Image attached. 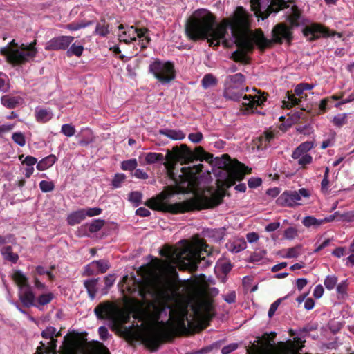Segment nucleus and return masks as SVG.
Listing matches in <instances>:
<instances>
[{"label": "nucleus", "mask_w": 354, "mask_h": 354, "mask_svg": "<svg viewBox=\"0 0 354 354\" xmlns=\"http://www.w3.org/2000/svg\"><path fill=\"white\" fill-rule=\"evenodd\" d=\"M134 274L123 277L122 282L126 291L135 297L133 300V317L141 322L140 325L125 326L130 316L114 303H100L94 313L100 319H108L111 330L120 333L131 345L140 342L151 352L155 351V259L149 264L142 266Z\"/></svg>", "instance_id": "f257e3e1"}, {"label": "nucleus", "mask_w": 354, "mask_h": 354, "mask_svg": "<svg viewBox=\"0 0 354 354\" xmlns=\"http://www.w3.org/2000/svg\"><path fill=\"white\" fill-rule=\"evenodd\" d=\"M176 247L165 245L159 252L164 261L156 257V351L162 336V323L159 321L160 303L174 301L179 291L176 268L191 272L203 270L213 262L209 246L202 242L198 244L181 241Z\"/></svg>", "instance_id": "f03ea898"}, {"label": "nucleus", "mask_w": 354, "mask_h": 354, "mask_svg": "<svg viewBox=\"0 0 354 354\" xmlns=\"http://www.w3.org/2000/svg\"><path fill=\"white\" fill-rule=\"evenodd\" d=\"M250 15L243 7H237L232 19H223L217 24L215 17L206 10H198L186 25V33L192 40L208 39L210 46H218L221 41L229 46L235 44L243 52L268 47L272 40L267 39L261 30L249 29Z\"/></svg>", "instance_id": "7ed1b4c3"}, {"label": "nucleus", "mask_w": 354, "mask_h": 354, "mask_svg": "<svg viewBox=\"0 0 354 354\" xmlns=\"http://www.w3.org/2000/svg\"><path fill=\"white\" fill-rule=\"evenodd\" d=\"M194 157V153L187 145L182 144L179 147H173L171 151H167L165 157L161 153H156V163L163 162L168 175L178 187L180 192L194 191L196 189L198 175L203 167L202 165L181 167V174H179L178 178L174 171L178 162H180L181 164L188 163Z\"/></svg>", "instance_id": "20e7f679"}, {"label": "nucleus", "mask_w": 354, "mask_h": 354, "mask_svg": "<svg viewBox=\"0 0 354 354\" xmlns=\"http://www.w3.org/2000/svg\"><path fill=\"white\" fill-rule=\"evenodd\" d=\"M245 82V76L239 73L226 77L224 82L223 97L233 101L243 100L242 104L251 111H254L256 105H261L267 100L264 93L257 91L256 88L253 91L254 94L243 95L245 91H248L249 88H243Z\"/></svg>", "instance_id": "39448f33"}, {"label": "nucleus", "mask_w": 354, "mask_h": 354, "mask_svg": "<svg viewBox=\"0 0 354 354\" xmlns=\"http://www.w3.org/2000/svg\"><path fill=\"white\" fill-rule=\"evenodd\" d=\"M56 328L53 326L47 327L41 332V337L49 339L46 344L40 342V346L37 348L34 354H80L84 347V340H82L77 335H66L64 337L62 351L59 353L57 350V339L55 338Z\"/></svg>", "instance_id": "423d86ee"}, {"label": "nucleus", "mask_w": 354, "mask_h": 354, "mask_svg": "<svg viewBox=\"0 0 354 354\" xmlns=\"http://www.w3.org/2000/svg\"><path fill=\"white\" fill-rule=\"evenodd\" d=\"M37 40L35 39L29 44H22L18 46L15 39H12L8 46L0 48V55L6 57V61L13 66H21L32 60L38 51L35 46Z\"/></svg>", "instance_id": "0eeeda50"}, {"label": "nucleus", "mask_w": 354, "mask_h": 354, "mask_svg": "<svg viewBox=\"0 0 354 354\" xmlns=\"http://www.w3.org/2000/svg\"><path fill=\"white\" fill-rule=\"evenodd\" d=\"M220 201L221 198L216 192L207 190V194H196L188 200L171 205L169 208L171 212L175 214L185 213L212 207L218 205Z\"/></svg>", "instance_id": "6e6552de"}, {"label": "nucleus", "mask_w": 354, "mask_h": 354, "mask_svg": "<svg viewBox=\"0 0 354 354\" xmlns=\"http://www.w3.org/2000/svg\"><path fill=\"white\" fill-rule=\"evenodd\" d=\"M252 10L263 19L272 13H277L286 6L284 0H250Z\"/></svg>", "instance_id": "1a4fd4ad"}, {"label": "nucleus", "mask_w": 354, "mask_h": 354, "mask_svg": "<svg viewBox=\"0 0 354 354\" xmlns=\"http://www.w3.org/2000/svg\"><path fill=\"white\" fill-rule=\"evenodd\" d=\"M310 196V192L305 188H301L298 191L288 190L283 192L280 196L278 198V203L286 207H293L295 205H299L298 201H300L302 197L308 198Z\"/></svg>", "instance_id": "9d476101"}, {"label": "nucleus", "mask_w": 354, "mask_h": 354, "mask_svg": "<svg viewBox=\"0 0 354 354\" xmlns=\"http://www.w3.org/2000/svg\"><path fill=\"white\" fill-rule=\"evenodd\" d=\"M156 79L163 85L169 84L176 77L174 64L156 59Z\"/></svg>", "instance_id": "9b49d317"}, {"label": "nucleus", "mask_w": 354, "mask_h": 354, "mask_svg": "<svg viewBox=\"0 0 354 354\" xmlns=\"http://www.w3.org/2000/svg\"><path fill=\"white\" fill-rule=\"evenodd\" d=\"M305 37L310 41L317 39L320 37H328L337 35L339 38L342 37L340 33L331 32L328 28L319 24H312L306 26L303 30Z\"/></svg>", "instance_id": "f8f14e48"}, {"label": "nucleus", "mask_w": 354, "mask_h": 354, "mask_svg": "<svg viewBox=\"0 0 354 354\" xmlns=\"http://www.w3.org/2000/svg\"><path fill=\"white\" fill-rule=\"evenodd\" d=\"M73 40L74 37L72 36H59L53 37L46 43L45 50L47 51L66 50Z\"/></svg>", "instance_id": "ddd939ff"}, {"label": "nucleus", "mask_w": 354, "mask_h": 354, "mask_svg": "<svg viewBox=\"0 0 354 354\" xmlns=\"http://www.w3.org/2000/svg\"><path fill=\"white\" fill-rule=\"evenodd\" d=\"M272 41L276 43L287 41L290 43L292 40V32L289 28L283 24H277L272 31Z\"/></svg>", "instance_id": "4468645a"}, {"label": "nucleus", "mask_w": 354, "mask_h": 354, "mask_svg": "<svg viewBox=\"0 0 354 354\" xmlns=\"http://www.w3.org/2000/svg\"><path fill=\"white\" fill-rule=\"evenodd\" d=\"M247 170L248 167L239 162L237 167L229 171L227 177L225 180V185L227 187H230L233 185L236 180H241L244 178Z\"/></svg>", "instance_id": "2eb2a0df"}, {"label": "nucleus", "mask_w": 354, "mask_h": 354, "mask_svg": "<svg viewBox=\"0 0 354 354\" xmlns=\"http://www.w3.org/2000/svg\"><path fill=\"white\" fill-rule=\"evenodd\" d=\"M19 299L25 308H30L36 305L35 295L32 290V287L19 290L18 292Z\"/></svg>", "instance_id": "dca6fc26"}, {"label": "nucleus", "mask_w": 354, "mask_h": 354, "mask_svg": "<svg viewBox=\"0 0 354 354\" xmlns=\"http://www.w3.org/2000/svg\"><path fill=\"white\" fill-rule=\"evenodd\" d=\"M143 36V29H138L133 26L127 30L123 32L122 35H120V40L124 41L126 44L130 43L131 41H136V38H141Z\"/></svg>", "instance_id": "f3484780"}, {"label": "nucleus", "mask_w": 354, "mask_h": 354, "mask_svg": "<svg viewBox=\"0 0 354 354\" xmlns=\"http://www.w3.org/2000/svg\"><path fill=\"white\" fill-rule=\"evenodd\" d=\"M24 99L20 96H13L11 95H3L1 97V103L5 107L12 109L22 104Z\"/></svg>", "instance_id": "a211bd4d"}, {"label": "nucleus", "mask_w": 354, "mask_h": 354, "mask_svg": "<svg viewBox=\"0 0 354 354\" xmlns=\"http://www.w3.org/2000/svg\"><path fill=\"white\" fill-rule=\"evenodd\" d=\"M284 8L288 9L286 12L287 20L290 25L292 26H298L300 24L301 14L297 7L294 6L289 8L288 6L286 4Z\"/></svg>", "instance_id": "6ab92c4d"}, {"label": "nucleus", "mask_w": 354, "mask_h": 354, "mask_svg": "<svg viewBox=\"0 0 354 354\" xmlns=\"http://www.w3.org/2000/svg\"><path fill=\"white\" fill-rule=\"evenodd\" d=\"M12 279L19 287V290L31 287L28 278L21 270L15 271L12 275Z\"/></svg>", "instance_id": "aec40b11"}, {"label": "nucleus", "mask_w": 354, "mask_h": 354, "mask_svg": "<svg viewBox=\"0 0 354 354\" xmlns=\"http://www.w3.org/2000/svg\"><path fill=\"white\" fill-rule=\"evenodd\" d=\"M85 218L86 216L84 212V208H82L71 213L67 216L66 221L69 225L73 226L80 223Z\"/></svg>", "instance_id": "412c9836"}, {"label": "nucleus", "mask_w": 354, "mask_h": 354, "mask_svg": "<svg viewBox=\"0 0 354 354\" xmlns=\"http://www.w3.org/2000/svg\"><path fill=\"white\" fill-rule=\"evenodd\" d=\"M314 147V143L311 141H306L301 143L293 151L292 158L293 159H297L300 156L311 150Z\"/></svg>", "instance_id": "4be33fe9"}, {"label": "nucleus", "mask_w": 354, "mask_h": 354, "mask_svg": "<svg viewBox=\"0 0 354 354\" xmlns=\"http://www.w3.org/2000/svg\"><path fill=\"white\" fill-rule=\"evenodd\" d=\"M100 279H91L88 280H86L84 282V286L86 289L88 297L91 300H93L95 298L96 293L97 292V283Z\"/></svg>", "instance_id": "5701e85b"}, {"label": "nucleus", "mask_w": 354, "mask_h": 354, "mask_svg": "<svg viewBox=\"0 0 354 354\" xmlns=\"http://www.w3.org/2000/svg\"><path fill=\"white\" fill-rule=\"evenodd\" d=\"M88 354H111V353L104 344L95 341L91 344Z\"/></svg>", "instance_id": "b1692460"}, {"label": "nucleus", "mask_w": 354, "mask_h": 354, "mask_svg": "<svg viewBox=\"0 0 354 354\" xmlns=\"http://www.w3.org/2000/svg\"><path fill=\"white\" fill-rule=\"evenodd\" d=\"M57 161V158L55 155L50 154L43 159H41L37 164V169L39 171H44L48 168L52 167Z\"/></svg>", "instance_id": "393cba45"}, {"label": "nucleus", "mask_w": 354, "mask_h": 354, "mask_svg": "<svg viewBox=\"0 0 354 354\" xmlns=\"http://www.w3.org/2000/svg\"><path fill=\"white\" fill-rule=\"evenodd\" d=\"M302 346L297 348L293 343H291L290 345L285 346L279 351L272 350L265 354H299L298 350H301Z\"/></svg>", "instance_id": "a878e982"}, {"label": "nucleus", "mask_w": 354, "mask_h": 354, "mask_svg": "<svg viewBox=\"0 0 354 354\" xmlns=\"http://www.w3.org/2000/svg\"><path fill=\"white\" fill-rule=\"evenodd\" d=\"M109 28V24L106 23L105 19L102 18L100 21L97 24L94 33L100 37H105L110 32Z\"/></svg>", "instance_id": "bb28decb"}, {"label": "nucleus", "mask_w": 354, "mask_h": 354, "mask_svg": "<svg viewBox=\"0 0 354 354\" xmlns=\"http://www.w3.org/2000/svg\"><path fill=\"white\" fill-rule=\"evenodd\" d=\"M54 298V295L52 292H48L40 295L37 299H35L36 305L35 307L41 309V306L48 304Z\"/></svg>", "instance_id": "cd10ccee"}, {"label": "nucleus", "mask_w": 354, "mask_h": 354, "mask_svg": "<svg viewBox=\"0 0 354 354\" xmlns=\"http://www.w3.org/2000/svg\"><path fill=\"white\" fill-rule=\"evenodd\" d=\"M160 133L174 140H181L185 138V134L181 130L165 129L160 130Z\"/></svg>", "instance_id": "c85d7f7f"}, {"label": "nucleus", "mask_w": 354, "mask_h": 354, "mask_svg": "<svg viewBox=\"0 0 354 354\" xmlns=\"http://www.w3.org/2000/svg\"><path fill=\"white\" fill-rule=\"evenodd\" d=\"M1 254L3 258L13 263H17L19 259V256L17 253L12 252L11 246H6L1 249Z\"/></svg>", "instance_id": "c756f323"}, {"label": "nucleus", "mask_w": 354, "mask_h": 354, "mask_svg": "<svg viewBox=\"0 0 354 354\" xmlns=\"http://www.w3.org/2000/svg\"><path fill=\"white\" fill-rule=\"evenodd\" d=\"M300 102L301 100L297 98L294 95L287 93L282 103L283 107L289 109L295 105H299Z\"/></svg>", "instance_id": "7c9ffc66"}, {"label": "nucleus", "mask_w": 354, "mask_h": 354, "mask_svg": "<svg viewBox=\"0 0 354 354\" xmlns=\"http://www.w3.org/2000/svg\"><path fill=\"white\" fill-rule=\"evenodd\" d=\"M217 84V79L212 74H206L201 80L202 86L207 89Z\"/></svg>", "instance_id": "2f4dec72"}, {"label": "nucleus", "mask_w": 354, "mask_h": 354, "mask_svg": "<svg viewBox=\"0 0 354 354\" xmlns=\"http://www.w3.org/2000/svg\"><path fill=\"white\" fill-rule=\"evenodd\" d=\"M303 225L306 227H310L312 226L319 227L322 224L324 223V221L321 219H317L313 216H305L302 220Z\"/></svg>", "instance_id": "473e14b6"}, {"label": "nucleus", "mask_w": 354, "mask_h": 354, "mask_svg": "<svg viewBox=\"0 0 354 354\" xmlns=\"http://www.w3.org/2000/svg\"><path fill=\"white\" fill-rule=\"evenodd\" d=\"M348 122L347 113H339L335 115L332 120V123L337 127H342Z\"/></svg>", "instance_id": "72a5a7b5"}, {"label": "nucleus", "mask_w": 354, "mask_h": 354, "mask_svg": "<svg viewBox=\"0 0 354 354\" xmlns=\"http://www.w3.org/2000/svg\"><path fill=\"white\" fill-rule=\"evenodd\" d=\"M105 221L103 219H95L90 223H87L88 227V232L90 233H95L100 231L104 225Z\"/></svg>", "instance_id": "f704fd0d"}, {"label": "nucleus", "mask_w": 354, "mask_h": 354, "mask_svg": "<svg viewBox=\"0 0 354 354\" xmlns=\"http://www.w3.org/2000/svg\"><path fill=\"white\" fill-rule=\"evenodd\" d=\"M36 118L38 122H46L52 118V113L46 109H40L37 111Z\"/></svg>", "instance_id": "c9c22d12"}, {"label": "nucleus", "mask_w": 354, "mask_h": 354, "mask_svg": "<svg viewBox=\"0 0 354 354\" xmlns=\"http://www.w3.org/2000/svg\"><path fill=\"white\" fill-rule=\"evenodd\" d=\"M137 166L138 162L135 158L124 160L121 162V169L124 171H133Z\"/></svg>", "instance_id": "e433bc0d"}, {"label": "nucleus", "mask_w": 354, "mask_h": 354, "mask_svg": "<svg viewBox=\"0 0 354 354\" xmlns=\"http://www.w3.org/2000/svg\"><path fill=\"white\" fill-rule=\"evenodd\" d=\"M142 197V194L141 192L135 191L129 194L128 199L131 203L133 204V206L138 207L141 204Z\"/></svg>", "instance_id": "4c0bfd02"}, {"label": "nucleus", "mask_w": 354, "mask_h": 354, "mask_svg": "<svg viewBox=\"0 0 354 354\" xmlns=\"http://www.w3.org/2000/svg\"><path fill=\"white\" fill-rule=\"evenodd\" d=\"M84 50V47L82 45H76L75 44H73L67 50V55H75L77 57H80L82 55Z\"/></svg>", "instance_id": "58836bf2"}, {"label": "nucleus", "mask_w": 354, "mask_h": 354, "mask_svg": "<svg viewBox=\"0 0 354 354\" xmlns=\"http://www.w3.org/2000/svg\"><path fill=\"white\" fill-rule=\"evenodd\" d=\"M337 283V277L335 275H328L324 279V286L329 290H333Z\"/></svg>", "instance_id": "ea45409f"}, {"label": "nucleus", "mask_w": 354, "mask_h": 354, "mask_svg": "<svg viewBox=\"0 0 354 354\" xmlns=\"http://www.w3.org/2000/svg\"><path fill=\"white\" fill-rule=\"evenodd\" d=\"M76 129L71 124H64L62 126L61 133L67 137H71L75 135Z\"/></svg>", "instance_id": "a19ab883"}, {"label": "nucleus", "mask_w": 354, "mask_h": 354, "mask_svg": "<svg viewBox=\"0 0 354 354\" xmlns=\"http://www.w3.org/2000/svg\"><path fill=\"white\" fill-rule=\"evenodd\" d=\"M300 252L301 246L296 245L295 247L287 249L286 254L283 256V257L287 259L296 258L300 254Z\"/></svg>", "instance_id": "79ce46f5"}, {"label": "nucleus", "mask_w": 354, "mask_h": 354, "mask_svg": "<svg viewBox=\"0 0 354 354\" xmlns=\"http://www.w3.org/2000/svg\"><path fill=\"white\" fill-rule=\"evenodd\" d=\"M288 297V295H287L283 298H279L271 304V306L269 308L268 313V315L270 318L273 317V315H274L276 310H277V308L279 306L281 301L283 299H286Z\"/></svg>", "instance_id": "37998d69"}, {"label": "nucleus", "mask_w": 354, "mask_h": 354, "mask_svg": "<svg viewBox=\"0 0 354 354\" xmlns=\"http://www.w3.org/2000/svg\"><path fill=\"white\" fill-rule=\"evenodd\" d=\"M12 138L13 141L20 147H24L26 145V138L21 132L13 133Z\"/></svg>", "instance_id": "c03bdc74"}, {"label": "nucleus", "mask_w": 354, "mask_h": 354, "mask_svg": "<svg viewBox=\"0 0 354 354\" xmlns=\"http://www.w3.org/2000/svg\"><path fill=\"white\" fill-rule=\"evenodd\" d=\"M39 188L43 192H49L55 189V185L52 181L41 180L39 183Z\"/></svg>", "instance_id": "a18cd8bd"}, {"label": "nucleus", "mask_w": 354, "mask_h": 354, "mask_svg": "<svg viewBox=\"0 0 354 354\" xmlns=\"http://www.w3.org/2000/svg\"><path fill=\"white\" fill-rule=\"evenodd\" d=\"M297 160H298V164L304 167L313 162V157L308 153H304L297 158Z\"/></svg>", "instance_id": "49530a36"}, {"label": "nucleus", "mask_w": 354, "mask_h": 354, "mask_svg": "<svg viewBox=\"0 0 354 354\" xmlns=\"http://www.w3.org/2000/svg\"><path fill=\"white\" fill-rule=\"evenodd\" d=\"M126 178V176L124 174H116L112 180L111 185L113 187L118 188L121 186V184L124 182Z\"/></svg>", "instance_id": "de8ad7c7"}, {"label": "nucleus", "mask_w": 354, "mask_h": 354, "mask_svg": "<svg viewBox=\"0 0 354 354\" xmlns=\"http://www.w3.org/2000/svg\"><path fill=\"white\" fill-rule=\"evenodd\" d=\"M297 235V230L293 227H289L284 231V238L288 240H292L295 239Z\"/></svg>", "instance_id": "09e8293b"}, {"label": "nucleus", "mask_w": 354, "mask_h": 354, "mask_svg": "<svg viewBox=\"0 0 354 354\" xmlns=\"http://www.w3.org/2000/svg\"><path fill=\"white\" fill-rule=\"evenodd\" d=\"M84 212L86 217H93L101 214L102 209L100 207H88L86 209L84 208Z\"/></svg>", "instance_id": "8fccbe9b"}, {"label": "nucleus", "mask_w": 354, "mask_h": 354, "mask_svg": "<svg viewBox=\"0 0 354 354\" xmlns=\"http://www.w3.org/2000/svg\"><path fill=\"white\" fill-rule=\"evenodd\" d=\"M348 285V283L347 280H344L337 284L336 288L337 294L342 296L345 295L347 292Z\"/></svg>", "instance_id": "3c124183"}, {"label": "nucleus", "mask_w": 354, "mask_h": 354, "mask_svg": "<svg viewBox=\"0 0 354 354\" xmlns=\"http://www.w3.org/2000/svg\"><path fill=\"white\" fill-rule=\"evenodd\" d=\"M93 263L96 264L97 270L101 273L106 272L110 268L109 263L103 260L93 261Z\"/></svg>", "instance_id": "603ef678"}, {"label": "nucleus", "mask_w": 354, "mask_h": 354, "mask_svg": "<svg viewBox=\"0 0 354 354\" xmlns=\"http://www.w3.org/2000/svg\"><path fill=\"white\" fill-rule=\"evenodd\" d=\"M146 32H147V30L143 29V36H142L141 38H138V45H139L140 46L141 50L146 48L147 45L151 41L150 38L147 35H145Z\"/></svg>", "instance_id": "864d4df0"}, {"label": "nucleus", "mask_w": 354, "mask_h": 354, "mask_svg": "<svg viewBox=\"0 0 354 354\" xmlns=\"http://www.w3.org/2000/svg\"><path fill=\"white\" fill-rule=\"evenodd\" d=\"M266 254V251L265 250H261L259 252H254L250 257L251 261L252 262H259L260 261Z\"/></svg>", "instance_id": "5fc2aeb1"}, {"label": "nucleus", "mask_w": 354, "mask_h": 354, "mask_svg": "<svg viewBox=\"0 0 354 354\" xmlns=\"http://www.w3.org/2000/svg\"><path fill=\"white\" fill-rule=\"evenodd\" d=\"M245 248V243L243 242L242 243H233L230 245L229 249L234 253H238Z\"/></svg>", "instance_id": "6e6d98bb"}, {"label": "nucleus", "mask_w": 354, "mask_h": 354, "mask_svg": "<svg viewBox=\"0 0 354 354\" xmlns=\"http://www.w3.org/2000/svg\"><path fill=\"white\" fill-rule=\"evenodd\" d=\"M98 333L100 335V337L102 340L105 341L111 335L109 333V330L106 326H100L98 328Z\"/></svg>", "instance_id": "4d7b16f0"}, {"label": "nucleus", "mask_w": 354, "mask_h": 354, "mask_svg": "<svg viewBox=\"0 0 354 354\" xmlns=\"http://www.w3.org/2000/svg\"><path fill=\"white\" fill-rule=\"evenodd\" d=\"M238 348V344L236 343H232L230 344L225 346H224L222 350L221 353L222 354H230V353L233 352Z\"/></svg>", "instance_id": "13d9d810"}, {"label": "nucleus", "mask_w": 354, "mask_h": 354, "mask_svg": "<svg viewBox=\"0 0 354 354\" xmlns=\"http://www.w3.org/2000/svg\"><path fill=\"white\" fill-rule=\"evenodd\" d=\"M37 162V159L32 156H27L24 160L21 161L23 165L28 167H33Z\"/></svg>", "instance_id": "bf43d9fd"}, {"label": "nucleus", "mask_w": 354, "mask_h": 354, "mask_svg": "<svg viewBox=\"0 0 354 354\" xmlns=\"http://www.w3.org/2000/svg\"><path fill=\"white\" fill-rule=\"evenodd\" d=\"M262 183V180L260 178H250L248 180V186L250 188H256L259 187Z\"/></svg>", "instance_id": "052dcab7"}, {"label": "nucleus", "mask_w": 354, "mask_h": 354, "mask_svg": "<svg viewBox=\"0 0 354 354\" xmlns=\"http://www.w3.org/2000/svg\"><path fill=\"white\" fill-rule=\"evenodd\" d=\"M189 139L194 143H198L203 139V134L201 132L192 133L188 136Z\"/></svg>", "instance_id": "680f3d73"}, {"label": "nucleus", "mask_w": 354, "mask_h": 354, "mask_svg": "<svg viewBox=\"0 0 354 354\" xmlns=\"http://www.w3.org/2000/svg\"><path fill=\"white\" fill-rule=\"evenodd\" d=\"M324 294V288L321 284L317 285L313 290V296L316 299H319Z\"/></svg>", "instance_id": "e2e57ef3"}, {"label": "nucleus", "mask_w": 354, "mask_h": 354, "mask_svg": "<svg viewBox=\"0 0 354 354\" xmlns=\"http://www.w3.org/2000/svg\"><path fill=\"white\" fill-rule=\"evenodd\" d=\"M281 226V224L279 222H273L268 224L266 227L265 230L268 232H271L277 230L279 229Z\"/></svg>", "instance_id": "0e129e2a"}, {"label": "nucleus", "mask_w": 354, "mask_h": 354, "mask_svg": "<svg viewBox=\"0 0 354 354\" xmlns=\"http://www.w3.org/2000/svg\"><path fill=\"white\" fill-rule=\"evenodd\" d=\"M341 220L348 222L354 221V212H347L341 214Z\"/></svg>", "instance_id": "69168bd1"}, {"label": "nucleus", "mask_w": 354, "mask_h": 354, "mask_svg": "<svg viewBox=\"0 0 354 354\" xmlns=\"http://www.w3.org/2000/svg\"><path fill=\"white\" fill-rule=\"evenodd\" d=\"M115 280V277L113 274H109L104 277V283L106 288H111Z\"/></svg>", "instance_id": "338daca9"}, {"label": "nucleus", "mask_w": 354, "mask_h": 354, "mask_svg": "<svg viewBox=\"0 0 354 354\" xmlns=\"http://www.w3.org/2000/svg\"><path fill=\"white\" fill-rule=\"evenodd\" d=\"M353 101H354V92L351 93L347 98L344 99V100H341L340 102H337V104H335V106L338 108L341 105H343V104H345L347 103H350Z\"/></svg>", "instance_id": "774afa93"}]
</instances>
